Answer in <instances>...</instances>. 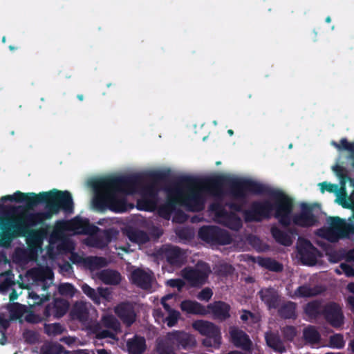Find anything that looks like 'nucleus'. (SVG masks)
Here are the masks:
<instances>
[{"instance_id": "de8ad7c7", "label": "nucleus", "mask_w": 354, "mask_h": 354, "mask_svg": "<svg viewBox=\"0 0 354 354\" xmlns=\"http://www.w3.org/2000/svg\"><path fill=\"white\" fill-rule=\"evenodd\" d=\"M283 337L288 341H292L297 335V329L293 326H286L281 329Z\"/></svg>"}, {"instance_id": "20e7f679", "label": "nucleus", "mask_w": 354, "mask_h": 354, "mask_svg": "<svg viewBox=\"0 0 354 354\" xmlns=\"http://www.w3.org/2000/svg\"><path fill=\"white\" fill-rule=\"evenodd\" d=\"M7 201L24 203L29 209L40 204L44 205V212H35V216L44 220L51 218L53 215L59 214L60 211L66 214H71L74 209L71 194L68 191H61L57 189L39 194L17 191L12 195L3 196L0 199V211L4 209L3 203Z\"/></svg>"}, {"instance_id": "a211bd4d", "label": "nucleus", "mask_w": 354, "mask_h": 354, "mask_svg": "<svg viewBox=\"0 0 354 354\" xmlns=\"http://www.w3.org/2000/svg\"><path fill=\"white\" fill-rule=\"evenodd\" d=\"M115 313L127 326L132 325L136 319L134 306L129 301L119 304L115 308Z\"/></svg>"}, {"instance_id": "c9c22d12", "label": "nucleus", "mask_w": 354, "mask_h": 354, "mask_svg": "<svg viewBox=\"0 0 354 354\" xmlns=\"http://www.w3.org/2000/svg\"><path fill=\"white\" fill-rule=\"evenodd\" d=\"M84 265L91 270H96L106 266L107 261L102 257H88L84 259Z\"/></svg>"}, {"instance_id": "338daca9", "label": "nucleus", "mask_w": 354, "mask_h": 354, "mask_svg": "<svg viewBox=\"0 0 354 354\" xmlns=\"http://www.w3.org/2000/svg\"><path fill=\"white\" fill-rule=\"evenodd\" d=\"M342 257L337 252H333L329 254L328 259L332 263H337L340 261Z\"/></svg>"}, {"instance_id": "dca6fc26", "label": "nucleus", "mask_w": 354, "mask_h": 354, "mask_svg": "<svg viewBox=\"0 0 354 354\" xmlns=\"http://www.w3.org/2000/svg\"><path fill=\"white\" fill-rule=\"evenodd\" d=\"M207 315L211 314L212 317L220 322L227 320L230 317V306L223 301H216L207 306Z\"/></svg>"}, {"instance_id": "052dcab7", "label": "nucleus", "mask_w": 354, "mask_h": 354, "mask_svg": "<svg viewBox=\"0 0 354 354\" xmlns=\"http://www.w3.org/2000/svg\"><path fill=\"white\" fill-rule=\"evenodd\" d=\"M226 205L230 209L236 212H242L243 214L244 210L243 209V205L235 202H229L226 203Z\"/></svg>"}, {"instance_id": "7c9ffc66", "label": "nucleus", "mask_w": 354, "mask_h": 354, "mask_svg": "<svg viewBox=\"0 0 354 354\" xmlns=\"http://www.w3.org/2000/svg\"><path fill=\"white\" fill-rule=\"evenodd\" d=\"M127 236L131 242L139 245L145 244L149 241V235L143 230H129L127 231Z\"/></svg>"}, {"instance_id": "4be33fe9", "label": "nucleus", "mask_w": 354, "mask_h": 354, "mask_svg": "<svg viewBox=\"0 0 354 354\" xmlns=\"http://www.w3.org/2000/svg\"><path fill=\"white\" fill-rule=\"evenodd\" d=\"M170 340L176 342L178 346L183 348H192L196 346V339L190 334L184 331L174 330L169 333Z\"/></svg>"}, {"instance_id": "ddd939ff", "label": "nucleus", "mask_w": 354, "mask_h": 354, "mask_svg": "<svg viewBox=\"0 0 354 354\" xmlns=\"http://www.w3.org/2000/svg\"><path fill=\"white\" fill-rule=\"evenodd\" d=\"M297 252L304 265L314 266L320 256V252L308 239H303L297 246Z\"/></svg>"}, {"instance_id": "0eeeda50", "label": "nucleus", "mask_w": 354, "mask_h": 354, "mask_svg": "<svg viewBox=\"0 0 354 354\" xmlns=\"http://www.w3.org/2000/svg\"><path fill=\"white\" fill-rule=\"evenodd\" d=\"M198 237L212 245H225L232 242V238L227 230L217 226H203L198 231Z\"/></svg>"}, {"instance_id": "8fccbe9b", "label": "nucleus", "mask_w": 354, "mask_h": 354, "mask_svg": "<svg viewBox=\"0 0 354 354\" xmlns=\"http://www.w3.org/2000/svg\"><path fill=\"white\" fill-rule=\"evenodd\" d=\"M25 320L26 322L30 324H38L43 321H47V319H45V317L44 315L41 317L34 313L32 311H30L26 314L25 316Z\"/></svg>"}, {"instance_id": "2eb2a0df", "label": "nucleus", "mask_w": 354, "mask_h": 354, "mask_svg": "<svg viewBox=\"0 0 354 354\" xmlns=\"http://www.w3.org/2000/svg\"><path fill=\"white\" fill-rule=\"evenodd\" d=\"M68 302L63 299L56 298L53 302L48 304L43 311V315L45 319L53 316L54 318L59 319L62 317L68 309Z\"/></svg>"}, {"instance_id": "4d7b16f0", "label": "nucleus", "mask_w": 354, "mask_h": 354, "mask_svg": "<svg viewBox=\"0 0 354 354\" xmlns=\"http://www.w3.org/2000/svg\"><path fill=\"white\" fill-rule=\"evenodd\" d=\"M167 285L171 288H176L178 291H181L184 288L185 283L181 279H171L168 280Z\"/></svg>"}, {"instance_id": "b1692460", "label": "nucleus", "mask_w": 354, "mask_h": 354, "mask_svg": "<svg viewBox=\"0 0 354 354\" xmlns=\"http://www.w3.org/2000/svg\"><path fill=\"white\" fill-rule=\"evenodd\" d=\"M127 348L129 354H142L147 348L144 337L135 335L127 341Z\"/></svg>"}, {"instance_id": "bb28decb", "label": "nucleus", "mask_w": 354, "mask_h": 354, "mask_svg": "<svg viewBox=\"0 0 354 354\" xmlns=\"http://www.w3.org/2000/svg\"><path fill=\"white\" fill-rule=\"evenodd\" d=\"M99 278L108 285H118L121 281L120 273L114 270L106 269L102 270L99 274Z\"/></svg>"}, {"instance_id": "603ef678", "label": "nucleus", "mask_w": 354, "mask_h": 354, "mask_svg": "<svg viewBox=\"0 0 354 354\" xmlns=\"http://www.w3.org/2000/svg\"><path fill=\"white\" fill-rule=\"evenodd\" d=\"M321 192L324 193L325 191L329 193H335L338 192V186L335 184H331L326 181L319 184Z\"/></svg>"}, {"instance_id": "f3484780", "label": "nucleus", "mask_w": 354, "mask_h": 354, "mask_svg": "<svg viewBox=\"0 0 354 354\" xmlns=\"http://www.w3.org/2000/svg\"><path fill=\"white\" fill-rule=\"evenodd\" d=\"M70 227L80 234L93 235L100 228L93 224L86 218L75 216L69 222Z\"/></svg>"}, {"instance_id": "ea45409f", "label": "nucleus", "mask_w": 354, "mask_h": 354, "mask_svg": "<svg viewBox=\"0 0 354 354\" xmlns=\"http://www.w3.org/2000/svg\"><path fill=\"white\" fill-rule=\"evenodd\" d=\"M162 305L164 308L169 311V315L166 318L167 326L169 327L174 326L178 322L180 317V313L176 310L171 309L170 306L165 302H162Z\"/></svg>"}, {"instance_id": "79ce46f5", "label": "nucleus", "mask_w": 354, "mask_h": 354, "mask_svg": "<svg viewBox=\"0 0 354 354\" xmlns=\"http://www.w3.org/2000/svg\"><path fill=\"white\" fill-rule=\"evenodd\" d=\"M148 177L153 182L166 181L169 177V171H154L148 174Z\"/></svg>"}, {"instance_id": "9b49d317", "label": "nucleus", "mask_w": 354, "mask_h": 354, "mask_svg": "<svg viewBox=\"0 0 354 354\" xmlns=\"http://www.w3.org/2000/svg\"><path fill=\"white\" fill-rule=\"evenodd\" d=\"M159 254L162 259L174 268H180L186 261L185 253L178 246L171 245H163Z\"/></svg>"}, {"instance_id": "774afa93", "label": "nucleus", "mask_w": 354, "mask_h": 354, "mask_svg": "<svg viewBox=\"0 0 354 354\" xmlns=\"http://www.w3.org/2000/svg\"><path fill=\"white\" fill-rule=\"evenodd\" d=\"M242 226L241 221L239 217L234 215L233 216V224L230 226L231 228L238 230Z\"/></svg>"}, {"instance_id": "f03ea898", "label": "nucleus", "mask_w": 354, "mask_h": 354, "mask_svg": "<svg viewBox=\"0 0 354 354\" xmlns=\"http://www.w3.org/2000/svg\"><path fill=\"white\" fill-rule=\"evenodd\" d=\"M143 182L144 176L139 174L107 176L93 179L89 185L95 192L94 205L100 209H108L115 213L124 212L127 209V203L120 194H134Z\"/></svg>"}, {"instance_id": "72a5a7b5", "label": "nucleus", "mask_w": 354, "mask_h": 354, "mask_svg": "<svg viewBox=\"0 0 354 354\" xmlns=\"http://www.w3.org/2000/svg\"><path fill=\"white\" fill-rule=\"evenodd\" d=\"M331 144L339 151L345 150L350 153L349 158L353 160L352 166L354 167V142H349L346 138H342L339 143L332 141Z\"/></svg>"}, {"instance_id": "e433bc0d", "label": "nucleus", "mask_w": 354, "mask_h": 354, "mask_svg": "<svg viewBox=\"0 0 354 354\" xmlns=\"http://www.w3.org/2000/svg\"><path fill=\"white\" fill-rule=\"evenodd\" d=\"M102 323L105 328L110 329L116 333L121 331L120 322L112 315L103 316Z\"/></svg>"}, {"instance_id": "a18cd8bd", "label": "nucleus", "mask_w": 354, "mask_h": 354, "mask_svg": "<svg viewBox=\"0 0 354 354\" xmlns=\"http://www.w3.org/2000/svg\"><path fill=\"white\" fill-rule=\"evenodd\" d=\"M329 344L330 346L332 348H336L338 349L344 348L345 342L344 340L343 335L342 334H335L331 335L329 338Z\"/></svg>"}, {"instance_id": "f704fd0d", "label": "nucleus", "mask_w": 354, "mask_h": 354, "mask_svg": "<svg viewBox=\"0 0 354 354\" xmlns=\"http://www.w3.org/2000/svg\"><path fill=\"white\" fill-rule=\"evenodd\" d=\"M303 337L306 342L315 344L319 342L321 336L315 326L310 325L304 329Z\"/></svg>"}, {"instance_id": "6e6552de", "label": "nucleus", "mask_w": 354, "mask_h": 354, "mask_svg": "<svg viewBox=\"0 0 354 354\" xmlns=\"http://www.w3.org/2000/svg\"><path fill=\"white\" fill-rule=\"evenodd\" d=\"M299 213L290 216V223L301 227L316 226L319 223L318 217L313 214L314 207L312 205L302 203Z\"/></svg>"}, {"instance_id": "37998d69", "label": "nucleus", "mask_w": 354, "mask_h": 354, "mask_svg": "<svg viewBox=\"0 0 354 354\" xmlns=\"http://www.w3.org/2000/svg\"><path fill=\"white\" fill-rule=\"evenodd\" d=\"M65 352L64 347L58 343H52L43 348V354H61Z\"/></svg>"}, {"instance_id": "393cba45", "label": "nucleus", "mask_w": 354, "mask_h": 354, "mask_svg": "<svg viewBox=\"0 0 354 354\" xmlns=\"http://www.w3.org/2000/svg\"><path fill=\"white\" fill-rule=\"evenodd\" d=\"M297 304L291 301H287L277 308L279 316L283 319H296L297 318Z\"/></svg>"}, {"instance_id": "a19ab883", "label": "nucleus", "mask_w": 354, "mask_h": 354, "mask_svg": "<svg viewBox=\"0 0 354 354\" xmlns=\"http://www.w3.org/2000/svg\"><path fill=\"white\" fill-rule=\"evenodd\" d=\"M82 292L89 297L95 304H100L101 301L99 300L97 295V290H95L94 288H91L87 283H84L81 286Z\"/></svg>"}, {"instance_id": "aec40b11", "label": "nucleus", "mask_w": 354, "mask_h": 354, "mask_svg": "<svg viewBox=\"0 0 354 354\" xmlns=\"http://www.w3.org/2000/svg\"><path fill=\"white\" fill-rule=\"evenodd\" d=\"M261 301L267 306L268 309H277L281 303V296L274 288L261 289L259 292Z\"/></svg>"}, {"instance_id": "4468645a", "label": "nucleus", "mask_w": 354, "mask_h": 354, "mask_svg": "<svg viewBox=\"0 0 354 354\" xmlns=\"http://www.w3.org/2000/svg\"><path fill=\"white\" fill-rule=\"evenodd\" d=\"M192 327L202 335L213 337L215 344L221 343L220 330L212 322L205 320H196L192 323Z\"/></svg>"}, {"instance_id": "a878e982", "label": "nucleus", "mask_w": 354, "mask_h": 354, "mask_svg": "<svg viewBox=\"0 0 354 354\" xmlns=\"http://www.w3.org/2000/svg\"><path fill=\"white\" fill-rule=\"evenodd\" d=\"M115 235L116 232L113 229L109 228L104 230L101 234H97L93 237L92 245L97 248L103 249L108 246Z\"/></svg>"}, {"instance_id": "f8f14e48", "label": "nucleus", "mask_w": 354, "mask_h": 354, "mask_svg": "<svg viewBox=\"0 0 354 354\" xmlns=\"http://www.w3.org/2000/svg\"><path fill=\"white\" fill-rule=\"evenodd\" d=\"M167 199L164 204L158 209V215L169 220L175 211L177 205H179V197L182 195V191L178 187L167 188Z\"/></svg>"}, {"instance_id": "bf43d9fd", "label": "nucleus", "mask_w": 354, "mask_h": 354, "mask_svg": "<svg viewBox=\"0 0 354 354\" xmlns=\"http://www.w3.org/2000/svg\"><path fill=\"white\" fill-rule=\"evenodd\" d=\"M343 272L346 277H354V268L352 266L348 265L346 263H342L339 266Z\"/></svg>"}, {"instance_id": "c03bdc74", "label": "nucleus", "mask_w": 354, "mask_h": 354, "mask_svg": "<svg viewBox=\"0 0 354 354\" xmlns=\"http://www.w3.org/2000/svg\"><path fill=\"white\" fill-rule=\"evenodd\" d=\"M36 255L30 252L29 250H26L22 248H17L15 251V259L19 261H26Z\"/></svg>"}, {"instance_id": "7ed1b4c3", "label": "nucleus", "mask_w": 354, "mask_h": 354, "mask_svg": "<svg viewBox=\"0 0 354 354\" xmlns=\"http://www.w3.org/2000/svg\"><path fill=\"white\" fill-rule=\"evenodd\" d=\"M15 214L13 218L0 216V247L10 248L15 238L23 236L26 239L28 249L37 254L46 232L43 228L32 227L44 224L45 220L35 216V213L24 207L17 208Z\"/></svg>"}, {"instance_id": "09e8293b", "label": "nucleus", "mask_w": 354, "mask_h": 354, "mask_svg": "<svg viewBox=\"0 0 354 354\" xmlns=\"http://www.w3.org/2000/svg\"><path fill=\"white\" fill-rule=\"evenodd\" d=\"M117 333L110 329H102L97 331L95 334L97 339H102L105 338H110L114 340L118 339Z\"/></svg>"}, {"instance_id": "58836bf2", "label": "nucleus", "mask_w": 354, "mask_h": 354, "mask_svg": "<svg viewBox=\"0 0 354 354\" xmlns=\"http://www.w3.org/2000/svg\"><path fill=\"white\" fill-rule=\"evenodd\" d=\"M44 330L48 336H56L62 334L65 328L59 323L44 324Z\"/></svg>"}, {"instance_id": "e2e57ef3", "label": "nucleus", "mask_w": 354, "mask_h": 354, "mask_svg": "<svg viewBox=\"0 0 354 354\" xmlns=\"http://www.w3.org/2000/svg\"><path fill=\"white\" fill-rule=\"evenodd\" d=\"M158 351L160 354H175L173 350L165 344H159Z\"/></svg>"}, {"instance_id": "3c124183", "label": "nucleus", "mask_w": 354, "mask_h": 354, "mask_svg": "<svg viewBox=\"0 0 354 354\" xmlns=\"http://www.w3.org/2000/svg\"><path fill=\"white\" fill-rule=\"evenodd\" d=\"M234 271V268L227 263H222L220 264L216 270V272L217 274L220 276H227L229 274H231Z\"/></svg>"}, {"instance_id": "c85d7f7f", "label": "nucleus", "mask_w": 354, "mask_h": 354, "mask_svg": "<svg viewBox=\"0 0 354 354\" xmlns=\"http://www.w3.org/2000/svg\"><path fill=\"white\" fill-rule=\"evenodd\" d=\"M304 312L310 319L317 318L322 315V302L319 300L308 302L304 308Z\"/></svg>"}, {"instance_id": "69168bd1", "label": "nucleus", "mask_w": 354, "mask_h": 354, "mask_svg": "<svg viewBox=\"0 0 354 354\" xmlns=\"http://www.w3.org/2000/svg\"><path fill=\"white\" fill-rule=\"evenodd\" d=\"M203 343L205 346H214V348H218L221 343L215 344L214 339L213 337H206L205 339H203Z\"/></svg>"}, {"instance_id": "6e6d98bb", "label": "nucleus", "mask_w": 354, "mask_h": 354, "mask_svg": "<svg viewBox=\"0 0 354 354\" xmlns=\"http://www.w3.org/2000/svg\"><path fill=\"white\" fill-rule=\"evenodd\" d=\"M333 170L342 181L348 178L346 174V171L343 167L339 165H335L333 167Z\"/></svg>"}, {"instance_id": "5701e85b", "label": "nucleus", "mask_w": 354, "mask_h": 354, "mask_svg": "<svg viewBox=\"0 0 354 354\" xmlns=\"http://www.w3.org/2000/svg\"><path fill=\"white\" fill-rule=\"evenodd\" d=\"M182 311L191 315L205 316L207 315L208 310L207 306H203L201 303L190 300L185 299L181 301L180 305Z\"/></svg>"}, {"instance_id": "39448f33", "label": "nucleus", "mask_w": 354, "mask_h": 354, "mask_svg": "<svg viewBox=\"0 0 354 354\" xmlns=\"http://www.w3.org/2000/svg\"><path fill=\"white\" fill-rule=\"evenodd\" d=\"M201 183L199 179L190 176H180L174 183L172 187H178L182 191V195L179 198V205L185 206L192 212H197L203 209V200L201 193L195 188Z\"/></svg>"}, {"instance_id": "473e14b6", "label": "nucleus", "mask_w": 354, "mask_h": 354, "mask_svg": "<svg viewBox=\"0 0 354 354\" xmlns=\"http://www.w3.org/2000/svg\"><path fill=\"white\" fill-rule=\"evenodd\" d=\"M8 310L10 314L12 319H20L26 313L28 312L26 306L17 302H13L8 306Z\"/></svg>"}, {"instance_id": "6ab92c4d", "label": "nucleus", "mask_w": 354, "mask_h": 354, "mask_svg": "<svg viewBox=\"0 0 354 354\" xmlns=\"http://www.w3.org/2000/svg\"><path fill=\"white\" fill-rule=\"evenodd\" d=\"M131 279L133 284L143 290L151 288L153 273L148 272L141 268L134 270L131 274Z\"/></svg>"}, {"instance_id": "5fc2aeb1", "label": "nucleus", "mask_w": 354, "mask_h": 354, "mask_svg": "<svg viewBox=\"0 0 354 354\" xmlns=\"http://www.w3.org/2000/svg\"><path fill=\"white\" fill-rule=\"evenodd\" d=\"M212 295V290L209 288H205L198 293L197 297L199 300L208 301Z\"/></svg>"}, {"instance_id": "680f3d73", "label": "nucleus", "mask_w": 354, "mask_h": 354, "mask_svg": "<svg viewBox=\"0 0 354 354\" xmlns=\"http://www.w3.org/2000/svg\"><path fill=\"white\" fill-rule=\"evenodd\" d=\"M84 259L85 258L82 257L76 252H72L70 257V261L74 264H77L80 263H84Z\"/></svg>"}, {"instance_id": "cd10ccee", "label": "nucleus", "mask_w": 354, "mask_h": 354, "mask_svg": "<svg viewBox=\"0 0 354 354\" xmlns=\"http://www.w3.org/2000/svg\"><path fill=\"white\" fill-rule=\"evenodd\" d=\"M265 339L267 345L274 351L279 353L286 352V348L283 343L277 335L271 332L266 333L265 335Z\"/></svg>"}, {"instance_id": "4c0bfd02", "label": "nucleus", "mask_w": 354, "mask_h": 354, "mask_svg": "<svg viewBox=\"0 0 354 354\" xmlns=\"http://www.w3.org/2000/svg\"><path fill=\"white\" fill-rule=\"evenodd\" d=\"M318 292L315 288H313L306 284L299 286L295 290V295L299 298L312 297L316 296Z\"/></svg>"}, {"instance_id": "1a4fd4ad", "label": "nucleus", "mask_w": 354, "mask_h": 354, "mask_svg": "<svg viewBox=\"0 0 354 354\" xmlns=\"http://www.w3.org/2000/svg\"><path fill=\"white\" fill-rule=\"evenodd\" d=\"M158 200V189L156 185H147L142 189V196L138 201V208L141 210L154 211L157 209Z\"/></svg>"}, {"instance_id": "2f4dec72", "label": "nucleus", "mask_w": 354, "mask_h": 354, "mask_svg": "<svg viewBox=\"0 0 354 354\" xmlns=\"http://www.w3.org/2000/svg\"><path fill=\"white\" fill-rule=\"evenodd\" d=\"M258 263L263 268L273 272H281L283 270V266L279 262L269 257H259Z\"/></svg>"}, {"instance_id": "423d86ee", "label": "nucleus", "mask_w": 354, "mask_h": 354, "mask_svg": "<svg viewBox=\"0 0 354 354\" xmlns=\"http://www.w3.org/2000/svg\"><path fill=\"white\" fill-rule=\"evenodd\" d=\"M212 273L209 263L200 261L195 267H186L182 270V276L191 287H202Z\"/></svg>"}, {"instance_id": "f257e3e1", "label": "nucleus", "mask_w": 354, "mask_h": 354, "mask_svg": "<svg viewBox=\"0 0 354 354\" xmlns=\"http://www.w3.org/2000/svg\"><path fill=\"white\" fill-rule=\"evenodd\" d=\"M207 185L216 195L223 194V186L228 187L230 194L234 199L245 201L248 194H268L274 199L272 203L268 200L253 201L248 209L243 212L245 222H261L270 218L272 212L281 225L287 227L290 225V213L293 209L292 200L279 190L248 178H231L218 176L207 180Z\"/></svg>"}, {"instance_id": "412c9836", "label": "nucleus", "mask_w": 354, "mask_h": 354, "mask_svg": "<svg viewBox=\"0 0 354 354\" xmlns=\"http://www.w3.org/2000/svg\"><path fill=\"white\" fill-rule=\"evenodd\" d=\"M232 342L236 348H241L244 351H249L252 346V342L249 335L242 330L233 329L230 331Z\"/></svg>"}, {"instance_id": "49530a36", "label": "nucleus", "mask_w": 354, "mask_h": 354, "mask_svg": "<svg viewBox=\"0 0 354 354\" xmlns=\"http://www.w3.org/2000/svg\"><path fill=\"white\" fill-rule=\"evenodd\" d=\"M59 293L63 296L73 297L75 293L74 286L69 283H61L58 288Z\"/></svg>"}, {"instance_id": "c756f323", "label": "nucleus", "mask_w": 354, "mask_h": 354, "mask_svg": "<svg viewBox=\"0 0 354 354\" xmlns=\"http://www.w3.org/2000/svg\"><path fill=\"white\" fill-rule=\"evenodd\" d=\"M270 232L274 239L278 243L284 246H290L292 244V241L290 236L278 227L272 226L270 229Z\"/></svg>"}, {"instance_id": "0e129e2a", "label": "nucleus", "mask_w": 354, "mask_h": 354, "mask_svg": "<svg viewBox=\"0 0 354 354\" xmlns=\"http://www.w3.org/2000/svg\"><path fill=\"white\" fill-rule=\"evenodd\" d=\"M10 326V321L2 316H0V330L1 333L6 331Z\"/></svg>"}, {"instance_id": "864d4df0", "label": "nucleus", "mask_w": 354, "mask_h": 354, "mask_svg": "<svg viewBox=\"0 0 354 354\" xmlns=\"http://www.w3.org/2000/svg\"><path fill=\"white\" fill-rule=\"evenodd\" d=\"M340 196L338 198L339 203L344 208H350L351 204L347 201V194L344 187H342L339 189Z\"/></svg>"}, {"instance_id": "13d9d810", "label": "nucleus", "mask_w": 354, "mask_h": 354, "mask_svg": "<svg viewBox=\"0 0 354 354\" xmlns=\"http://www.w3.org/2000/svg\"><path fill=\"white\" fill-rule=\"evenodd\" d=\"M111 292L107 288H102L100 287L97 288V296L99 298V300L100 301L101 298H103L106 300H109L111 297Z\"/></svg>"}, {"instance_id": "9d476101", "label": "nucleus", "mask_w": 354, "mask_h": 354, "mask_svg": "<svg viewBox=\"0 0 354 354\" xmlns=\"http://www.w3.org/2000/svg\"><path fill=\"white\" fill-rule=\"evenodd\" d=\"M322 316L327 323L335 328H341L344 324V315L340 305L330 301L324 306Z\"/></svg>"}]
</instances>
